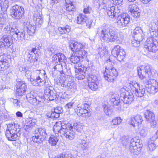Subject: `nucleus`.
<instances>
[{
	"instance_id": "f257e3e1",
	"label": "nucleus",
	"mask_w": 158,
	"mask_h": 158,
	"mask_svg": "<svg viewBox=\"0 0 158 158\" xmlns=\"http://www.w3.org/2000/svg\"><path fill=\"white\" fill-rule=\"evenodd\" d=\"M138 75L139 78L142 80L145 79L150 80L151 83L146 86L147 90L149 93L155 94L158 91V83L154 79H151L153 76L151 66L148 64L140 66L137 68Z\"/></svg>"
},
{
	"instance_id": "f03ea898",
	"label": "nucleus",
	"mask_w": 158,
	"mask_h": 158,
	"mask_svg": "<svg viewBox=\"0 0 158 158\" xmlns=\"http://www.w3.org/2000/svg\"><path fill=\"white\" fill-rule=\"evenodd\" d=\"M101 39L106 42H113L118 40V32L112 29L107 27H100L97 29Z\"/></svg>"
},
{
	"instance_id": "7ed1b4c3",
	"label": "nucleus",
	"mask_w": 158,
	"mask_h": 158,
	"mask_svg": "<svg viewBox=\"0 0 158 158\" xmlns=\"http://www.w3.org/2000/svg\"><path fill=\"white\" fill-rule=\"evenodd\" d=\"M107 66L104 73V76L105 79L108 82H113L117 75V72L113 66L114 64L113 61L110 59L106 61Z\"/></svg>"
},
{
	"instance_id": "20e7f679",
	"label": "nucleus",
	"mask_w": 158,
	"mask_h": 158,
	"mask_svg": "<svg viewBox=\"0 0 158 158\" xmlns=\"http://www.w3.org/2000/svg\"><path fill=\"white\" fill-rule=\"evenodd\" d=\"M17 127V126L15 124H9L8 125L5 135L8 140L15 141L19 139L21 132Z\"/></svg>"
},
{
	"instance_id": "39448f33",
	"label": "nucleus",
	"mask_w": 158,
	"mask_h": 158,
	"mask_svg": "<svg viewBox=\"0 0 158 158\" xmlns=\"http://www.w3.org/2000/svg\"><path fill=\"white\" fill-rule=\"evenodd\" d=\"M34 72L37 75H38L35 78L30 79L31 84L34 86H39L44 85L47 78L45 71L44 70H35Z\"/></svg>"
},
{
	"instance_id": "423d86ee",
	"label": "nucleus",
	"mask_w": 158,
	"mask_h": 158,
	"mask_svg": "<svg viewBox=\"0 0 158 158\" xmlns=\"http://www.w3.org/2000/svg\"><path fill=\"white\" fill-rule=\"evenodd\" d=\"M71 50L73 52L82 60L83 59L87 56V52L83 48V46L81 43L76 41H73L69 45Z\"/></svg>"
},
{
	"instance_id": "0eeeda50",
	"label": "nucleus",
	"mask_w": 158,
	"mask_h": 158,
	"mask_svg": "<svg viewBox=\"0 0 158 158\" xmlns=\"http://www.w3.org/2000/svg\"><path fill=\"white\" fill-rule=\"evenodd\" d=\"M87 100V98H84L83 103L81 106H80L79 105H78L77 107L76 108V112L79 114V115L83 117L87 118L91 116V113L89 109V104L86 103V100Z\"/></svg>"
},
{
	"instance_id": "6e6552de",
	"label": "nucleus",
	"mask_w": 158,
	"mask_h": 158,
	"mask_svg": "<svg viewBox=\"0 0 158 158\" xmlns=\"http://www.w3.org/2000/svg\"><path fill=\"white\" fill-rule=\"evenodd\" d=\"M34 136L32 137L33 141L38 144L42 143L45 139L47 134L44 128H40L35 130Z\"/></svg>"
},
{
	"instance_id": "1a4fd4ad",
	"label": "nucleus",
	"mask_w": 158,
	"mask_h": 158,
	"mask_svg": "<svg viewBox=\"0 0 158 158\" xmlns=\"http://www.w3.org/2000/svg\"><path fill=\"white\" fill-rule=\"evenodd\" d=\"M144 47L149 52H156L158 50V42L152 37L148 38L145 43Z\"/></svg>"
},
{
	"instance_id": "9d476101",
	"label": "nucleus",
	"mask_w": 158,
	"mask_h": 158,
	"mask_svg": "<svg viewBox=\"0 0 158 158\" xmlns=\"http://www.w3.org/2000/svg\"><path fill=\"white\" fill-rule=\"evenodd\" d=\"M10 15L15 19H20L24 16L23 8L17 5L13 6L10 10Z\"/></svg>"
},
{
	"instance_id": "9b49d317",
	"label": "nucleus",
	"mask_w": 158,
	"mask_h": 158,
	"mask_svg": "<svg viewBox=\"0 0 158 158\" xmlns=\"http://www.w3.org/2000/svg\"><path fill=\"white\" fill-rule=\"evenodd\" d=\"M117 17V25L120 28L127 26L130 21V16L126 13L118 14Z\"/></svg>"
},
{
	"instance_id": "f8f14e48",
	"label": "nucleus",
	"mask_w": 158,
	"mask_h": 158,
	"mask_svg": "<svg viewBox=\"0 0 158 158\" xmlns=\"http://www.w3.org/2000/svg\"><path fill=\"white\" fill-rule=\"evenodd\" d=\"M129 86L132 91L134 92L136 96L141 97L145 94V89L143 86H140L139 84L135 81H131L129 83Z\"/></svg>"
},
{
	"instance_id": "ddd939ff",
	"label": "nucleus",
	"mask_w": 158,
	"mask_h": 158,
	"mask_svg": "<svg viewBox=\"0 0 158 158\" xmlns=\"http://www.w3.org/2000/svg\"><path fill=\"white\" fill-rule=\"evenodd\" d=\"M120 92L121 100L124 103L130 104L133 100V95L132 93L129 92L124 88L121 89Z\"/></svg>"
},
{
	"instance_id": "4468645a",
	"label": "nucleus",
	"mask_w": 158,
	"mask_h": 158,
	"mask_svg": "<svg viewBox=\"0 0 158 158\" xmlns=\"http://www.w3.org/2000/svg\"><path fill=\"white\" fill-rule=\"evenodd\" d=\"M119 45H116L111 51L112 54L120 61H122L125 57V52L123 49H120Z\"/></svg>"
},
{
	"instance_id": "2eb2a0df",
	"label": "nucleus",
	"mask_w": 158,
	"mask_h": 158,
	"mask_svg": "<svg viewBox=\"0 0 158 158\" xmlns=\"http://www.w3.org/2000/svg\"><path fill=\"white\" fill-rule=\"evenodd\" d=\"M13 44L11 36L9 35H4L0 39L1 48H8Z\"/></svg>"
},
{
	"instance_id": "dca6fc26",
	"label": "nucleus",
	"mask_w": 158,
	"mask_h": 158,
	"mask_svg": "<svg viewBox=\"0 0 158 158\" xmlns=\"http://www.w3.org/2000/svg\"><path fill=\"white\" fill-rule=\"evenodd\" d=\"M16 89L17 95L21 96L25 94L27 90V85L24 81H19L17 83Z\"/></svg>"
},
{
	"instance_id": "f3484780",
	"label": "nucleus",
	"mask_w": 158,
	"mask_h": 158,
	"mask_svg": "<svg viewBox=\"0 0 158 158\" xmlns=\"http://www.w3.org/2000/svg\"><path fill=\"white\" fill-rule=\"evenodd\" d=\"M62 131V135H64L66 138L72 140L74 138L75 132L73 130L72 126L66 125L64 131Z\"/></svg>"
},
{
	"instance_id": "a211bd4d",
	"label": "nucleus",
	"mask_w": 158,
	"mask_h": 158,
	"mask_svg": "<svg viewBox=\"0 0 158 158\" xmlns=\"http://www.w3.org/2000/svg\"><path fill=\"white\" fill-rule=\"evenodd\" d=\"M144 116L146 120L151 123V126L153 127H155L156 122L155 120V116L153 113L149 110H147L145 112Z\"/></svg>"
},
{
	"instance_id": "6ab92c4d",
	"label": "nucleus",
	"mask_w": 158,
	"mask_h": 158,
	"mask_svg": "<svg viewBox=\"0 0 158 158\" xmlns=\"http://www.w3.org/2000/svg\"><path fill=\"white\" fill-rule=\"evenodd\" d=\"M146 31L148 33L155 32L158 33V22L152 21L146 27Z\"/></svg>"
},
{
	"instance_id": "aec40b11",
	"label": "nucleus",
	"mask_w": 158,
	"mask_h": 158,
	"mask_svg": "<svg viewBox=\"0 0 158 158\" xmlns=\"http://www.w3.org/2000/svg\"><path fill=\"white\" fill-rule=\"evenodd\" d=\"M44 98L47 100L52 101L56 99L57 96L56 91L51 90L49 88L45 90Z\"/></svg>"
},
{
	"instance_id": "412c9836",
	"label": "nucleus",
	"mask_w": 158,
	"mask_h": 158,
	"mask_svg": "<svg viewBox=\"0 0 158 158\" xmlns=\"http://www.w3.org/2000/svg\"><path fill=\"white\" fill-rule=\"evenodd\" d=\"M144 35L140 27H136L133 32V37L135 39L141 41L143 39Z\"/></svg>"
},
{
	"instance_id": "4be33fe9",
	"label": "nucleus",
	"mask_w": 158,
	"mask_h": 158,
	"mask_svg": "<svg viewBox=\"0 0 158 158\" xmlns=\"http://www.w3.org/2000/svg\"><path fill=\"white\" fill-rule=\"evenodd\" d=\"M71 29L70 27L68 25H66L65 27H58L57 28L58 33L60 35H65V36H63V37L67 38L71 31Z\"/></svg>"
},
{
	"instance_id": "5701e85b",
	"label": "nucleus",
	"mask_w": 158,
	"mask_h": 158,
	"mask_svg": "<svg viewBox=\"0 0 158 158\" xmlns=\"http://www.w3.org/2000/svg\"><path fill=\"white\" fill-rule=\"evenodd\" d=\"M118 7L116 6H112L111 7H109L107 10V15L109 16H111V18H116L119 12H120L119 10L118 9Z\"/></svg>"
},
{
	"instance_id": "b1692460",
	"label": "nucleus",
	"mask_w": 158,
	"mask_h": 158,
	"mask_svg": "<svg viewBox=\"0 0 158 158\" xmlns=\"http://www.w3.org/2000/svg\"><path fill=\"white\" fill-rule=\"evenodd\" d=\"M128 10L131 13L132 15L134 17H137L140 15L139 9L138 6L135 4L130 5L128 7Z\"/></svg>"
},
{
	"instance_id": "393cba45",
	"label": "nucleus",
	"mask_w": 158,
	"mask_h": 158,
	"mask_svg": "<svg viewBox=\"0 0 158 158\" xmlns=\"http://www.w3.org/2000/svg\"><path fill=\"white\" fill-rule=\"evenodd\" d=\"M23 25L24 27L27 29V32L29 35H32L34 34L35 30V27L34 25L30 24L27 20L24 22Z\"/></svg>"
},
{
	"instance_id": "a878e982",
	"label": "nucleus",
	"mask_w": 158,
	"mask_h": 158,
	"mask_svg": "<svg viewBox=\"0 0 158 158\" xmlns=\"http://www.w3.org/2000/svg\"><path fill=\"white\" fill-rule=\"evenodd\" d=\"M6 57L4 55L0 56V70L4 71L10 66L8 61L6 59Z\"/></svg>"
},
{
	"instance_id": "bb28decb",
	"label": "nucleus",
	"mask_w": 158,
	"mask_h": 158,
	"mask_svg": "<svg viewBox=\"0 0 158 158\" xmlns=\"http://www.w3.org/2000/svg\"><path fill=\"white\" fill-rule=\"evenodd\" d=\"M66 127V125H65L62 126L61 123L60 122H56L53 128L55 135L60 133V136H62V131H64Z\"/></svg>"
},
{
	"instance_id": "cd10ccee",
	"label": "nucleus",
	"mask_w": 158,
	"mask_h": 158,
	"mask_svg": "<svg viewBox=\"0 0 158 158\" xmlns=\"http://www.w3.org/2000/svg\"><path fill=\"white\" fill-rule=\"evenodd\" d=\"M143 121L142 117L138 114L131 118L130 123L133 127H135L138 126L139 124H141Z\"/></svg>"
},
{
	"instance_id": "c85d7f7f",
	"label": "nucleus",
	"mask_w": 158,
	"mask_h": 158,
	"mask_svg": "<svg viewBox=\"0 0 158 158\" xmlns=\"http://www.w3.org/2000/svg\"><path fill=\"white\" fill-rule=\"evenodd\" d=\"M8 0H0V13H5L9 7Z\"/></svg>"
},
{
	"instance_id": "c756f323",
	"label": "nucleus",
	"mask_w": 158,
	"mask_h": 158,
	"mask_svg": "<svg viewBox=\"0 0 158 158\" xmlns=\"http://www.w3.org/2000/svg\"><path fill=\"white\" fill-rule=\"evenodd\" d=\"M79 143L81 145V148L83 151L86 150L89 148V143L85 139L80 138Z\"/></svg>"
},
{
	"instance_id": "7c9ffc66",
	"label": "nucleus",
	"mask_w": 158,
	"mask_h": 158,
	"mask_svg": "<svg viewBox=\"0 0 158 158\" xmlns=\"http://www.w3.org/2000/svg\"><path fill=\"white\" fill-rule=\"evenodd\" d=\"M34 20L35 21L37 25H41L43 23V20L42 16L40 13L34 14Z\"/></svg>"
},
{
	"instance_id": "2f4dec72",
	"label": "nucleus",
	"mask_w": 158,
	"mask_h": 158,
	"mask_svg": "<svg viewBox=\"0 0 158 158\" xmlns=\"http://www.w3.org/2000/svg\"><path fill=\"white\" fill-rule=\"evenodd\" d=\"M59 140V138L56 135H51L48 140V142L52 146L56 145L57 143Z\"/></svg>"
},
{
	"instance_id": "473e14b6",
	"label": "nucleus",
	"mask_w": 158,
	"mask_h": 158,
	"mask_svg": "<svg viewBox=\"0 0 158 158\" xmlns=\"http://www.w3.org/2000/svg\"><path fill=\"white\" fill-rule=\"evenodd\" d=\"M25 34L23 32H21L19 31L17 34H15L13 36V37L18 41H22L24 39Z\"/></svg>"
},
{
	"instance_id": "72a5a7b5",
	"label": "nucleus",
	"mask_w": 158,
	"mask_h": 158,
	"mask_svg": "<svg viewBox=\"0 0 158 158\" xmlns=\"http://www.w3.org/2000/svg\"><path fill=\"white\" fill-rule=\"evenodd\" d=\"M28 60L30 63H34L37 61L38 58L37 56L30 52L27 55Z\"/></svg>"
},
{
	"instance_id": "f704fd0d",
	"label": "nucleus",
	"mask_w": 158,
	"mask_h": 158,
	"mask_svg": "<svg viewBox=\"0 0 158 158\" xmlns=\"http://www.w3.org/2000/svg\"><path fill=\"white\" fill-rule=\"evenodd\" d=\"M130 150L131 153L134 155H138L140 152V148H137L136 146H131L130 144Z\"/></svg>"
},
{
	"instance_id": "c9c22d12",
	"label": "nucleus",
	"mask_w": 158,
	"mask_h": 158,
	"mask_svg": "<svg viewBox=\"0 0 158 158\" xmlns=\"http://www.w3.org/2000/svg\"><path fill=\"white\" fill-rule=\"evenodd\" d=\"M55 64V65L53 68V69H54L55 70H56L61 72H63V70L65 69H66L64 65V67H63V64H65L64 62L63 63V64H58V63Z\"/></svg>"
},
{
	"instance_id": "e433bc0d",
	"label": "nucleus",
	"mask_w": 158,
	"mask_h": 158,
	"mask_svg": "<svg viewBox=\"0 0 158 158\" xmlns=\"http://www.w3.org/2000/svg\"><path fill=\"white\" fill-rule=\"evenodd\" d=\"M89 88L93 91L97 90L98 88V81L88 82Z\"/></svg>"
},
{
	"instance_id": "4c0bfd02",
	"label": "nucleus",
	"mask_w": 158,
	"mask_h": 158,
	"mask_svg": "<svg viewBox=\"0 0 158 158\" xmlns=\"http://www.w3.org/2000/svg\"><path fill=\"white\" fill-rule=\"evenodd\" d=\"M130 145L132 146H136L137 147V148L140 147V150L141 149V148L143 146V145L141 143H140V140H137V141L135 142L134 139H132L131 140Z\"/></svg>"
},
{
	"instance_id": "58836bf2",
	"label": "nucleus",
	"mask_w": 158,
	"mask_h": 158,
	"mask_svg": "<svg viewBox=\"0 0 158 158\" xmlns=\"http://www.w3.org/2000/svg\"><path fill=\"white\" fill-rule=\"evenodd\" d=\"M70 60L72 63L73 64H77L81 60L75 53L74 55L72 54L70 57Z\"/></svg>"
},
{
	"instance_id": "ea45409f",
	"label": "nucleus",
	"mask_w": 158,
	"mask_h": 158,
	"mask_svg": "<svg viewBox=\"0 0 158 158\" xmlns=\"http://www.w3.org/2000/svg\"><path fill=\"white\" fill-rule=\"evenodd\" d=\"M122 120V119L120 117H115L112 119L111 124L114 125H119L121 123Z\"/></svg>"
},
{
	"instance_id": "a19ab883",
	"label": "nucleus",
	"mask_w": 158,
	"mask_h": 158,
	"mask_svg": "<svg viewBox=\"0 0 158 158\" xmlns=\"http://www.w3.org/2000/svg\"><path fill=\"white\" fill-rule=\"evenodd\" d=\"M87 18L84 15H79L77 17V23L78 24H83L85 22Z\"/></svg>"
},
{
	"instance_id": "79ce46f5",
	"label": "nucleus",
	"mask_w": 158,
	"mask_h": 158,
	"mask_svg": "<svg viewBox=\"0 0 158 158\" xmlns=\"http://www.w3.org/2000/svg\"><path fill=\"white\" fill-rule=\"evenodd\" d=\"M88 79V82H96V81H98L97 77L94 74H89Z\"/></svg>"
},
{
	"instance_id": "37998d69",
	"label": "nucleus",
	"mask_w": 158,
	"mask_h": 158,
	"mask_svg": "<svg viewBox=\"0 0 158 158\" xmlns=\"http://www.w3.org/2000/svg\"><path fill=\"white\" fill-rule=\"evenodd\" d=\"M66 78L64 77H62L60 80V83L61 84V86L64 87H68L70 85V84H69L68 81L66 80Z\"/></svg>"
},
{
	"instance_id": "c03bdc74",
	"label": "nucleus",
	"mask_w": 158,
	"mask_h": 158,
	"mask_svg": "<svg viewBox=\"0 0 158 158\" xmlns=\"http://www.w3.org/2000/svg\"><path fill=\"white\" fill-rule=\"evenodd\" d=\"M10 31V35L12 36L13 37V36H14L15 34H17L18 32H19V30L17 26H13V27L11 28Z\"/></svg>"
},
{
	"instance_id": "a18cd8bd",
	"label": "nucleus",
	"mask_w": 158,
	"mask_h": 158,
	"mask_svg": "<svg viewBox=\"0 0 158 158\" xmlns=\"http://www.w3.org/2000/svg\"><path fill=\"white\" fill-rule=\"evenodd\" d=\"M103 108L104 112L107 115L110 116L111 115L112 110L111 109L110 107L105 106H104Z\"/></svg>"
},
{
	"instance_id": "49530a36",
	"label": "nucleus",
	"mask_w": 158,
	"mask_h": 158,
	"mask_svg": "<svg viewBox=\"0 0 158 158\" xmlns=\"http://www.w3.org/2000/svg\"><path fill=\"white\" fill-rule=\"evenodd\" d=\"M73 126L74 129L77 131H81L83 129L82 125L80 124V123H74Z\"/></svg>"
},
{
	"instance_id": "de8ad7c7",
	"label": "nucleus",
	"mask_w": 158,
	"mask_h": 158,
	"mask_svg": "<svg viewBox=\"0 0 158 158\" xmlns=\"http://www.w3.org/2000/svg\"><path fill=\"white\" fill-rule=\"evenodd\" d=\"M58 56V60H59V62H63L64 61L66 60V57L64 55V54L60 53H57Z\"/></svg>"
},
{
	"instance_id": "09e8293b",
	"label": "nucleus",
	"mask_w": 158,
	"mask_h": 158,
	"mask_svg": "<svg viewBox=\"0 0 158 158\" xmlns=\"http://www.w3.org/2000/svg\"><path fill=\"white\" fill-rule=\"evenodd\" d=\"M148 148L149 150L150 151H153L156 148V145L154 143V142H152L151 141H148Z\"/></svg>"
},
{
	"instance_id": "8fccbe9b",
	"label": "nucleus",
	"mask_w": 158,
	"mask_h": 158,
	"mask_svg": "<svg viewBox=\"0 0 158 158\" xmlns=\"http://www.w3.org/2000/svg\"><path fill=\"white\" fill-rule=\"evenodd\" d=\"M138 133L143 137H145L147 135V131L144 128H140L139 130Z\"/></svg>"
},
{
	"instance_id": "3c124183",
	"label": "nucleus",
	"mask_w": 158,
	"mask_h": 158,
	"mask_svg": "<svg viewBox=\"0 0 158 158\" xmlns=\"http://www.w3.org/2000/svg\"><path fill=\"white\" fill-rule=\"evenodd\" d=\"M77 73L78 74L77 75V77L78 80H82L85 78L86 76V73L84 72H79Z\"/></svg>"
},
{
	"instance_id": "603ef678",
	"label": "nucleus",
	"mask_w": 158,
	"mask_h": 158,
	"mask_svg": "<svg viewBox=\"0 0 158 158\" xmlns=\"http://www.w3.org/2000/svg\"><path fill=\"white\" fill-rule=\"evenodd\" d=\"M93 20L90 19H88L87 18L85 23L86 25L87 28L90 29L92 26Z\"/></svg>"
},
{
	"instance_id": "864d4df0",
	"label": "nucleus",
	"mask_w": 158,
	"mask_h": 158,
	"mask_svg": "<svg viewBox=\"0 0 158 158\" xmlns=\"http://www.w3.org/2000/svg\"><path fill=\"white\" fill-rule=\"evenodd\" d=\"M11 28L10 26H6L4 28L3 32L4 35H9L11 34Z\"/></svg>"
},
{
	"instance_id": "5fc2aeb1",
	"label": "nucleus",
	"mask_w": 158,
	"mask_h": 158,
	"mask_svg": "<svg viewBox=\"0 0 158 158\" xmlns=\"http://www.w3.org/2000/svg\"><path fill=\"white\" fill-rule=\"evenodd\" d=\"M75 106L76 105L75 104L74 101H72L71 102L67 104L65 106V107L66 108L69 109L72 108L73 106Z\"/></svg>"
},
{
	"instance_id": "6e6d98bb",
	"label": "nucleus",
	"mask_w": 158,
	"mask_h": 158,
	"mask_svg": "<svg viewBox=\"0 0 158 158\" xmlns=\"http://www.w3.org/2000/svg\"><path fill=\"white\" fill-rule=\"evenodd\" d=\"M89 69V68H87L84 66V65H81L78 67V71L81 72H84L85 73H86V72L87 70Z\"/></svg>"
},
{
	"instance_id": "4d7b16f0",
	"label": "nucleus",
	"mask_w": 158,
	"mask_h": 158,
	"mask_svg": "<svg viewBox=\"0 0 158 158\" xmlns=\"http://www.w3.org/2000/svg\"><path fill=\"white\" fill-rule=\"evenodd\" d=\"M54 111L56 114V117H59L60 114L62 112V108L60 107H56L54 109Z\"/></svg>"
},
{
	"instance_id": "13d9d810",
	"label": "nucleus",
	"mask_w": 158,
	"mask_h": 158,
	"mask_svg": "<svg viewBox=\"0 0 158 158\" xmlns=\"http://www.w3.org/2000/svg\"><path fill=\"white\" fill-rule=\"evenodd\" d=\"M11 100L12 102H13V103L14 104L15 106L18 108L20 106V104L21 102H20L17 99H14L13 98H12L11 99Z\"/></svg>"
},
{
	"instance_id": "bf43d9fd",
	"label": "nucleus",
	"mask_w": 158,
	"mask_h": 158,
	"mask_svg": "<svg viewBox=\"0 0 158 158\" xmlns=\"http://www.w3.org/2000/svg\"><path fill=\"white\" fill-rule=\"evenodd\" d=\"M66 10L69 11H73L74 10V6L73 4H69L66 6Z\"/></svg>"
},
{
	"instance_id": "052dcab7",
	"label": "nucleus",
	"mask_w": 158,
	"mask_h": 158,
	"mask_svg": "<svg viewBox=\"0 0 158 158\" xmlns=\"http://www.w3.org/2000/svg\"><path fill=\"white\" fill-rule=\"evenodd\" d=\"M140 43V41L138 40L135 39H134L133 40H132L131 42L132 46L135 47L139 46V45Z\"/></svg>"
},
{
	"instance_id": "680f3d73",
	"label": "nucleus",
	"mask_w": 158,
	"mask_h": 158,
	"mask_svg": "<svg viewBox=\"0 0 158 158\" xmlns=\"http://www.w3.org/2000/svg\"><path fill=\"white\" fill-rule=\"evenodd\" d=\"M58 56H57V53L54 55L52 57V62L54 64H57L59 62V60H58Z\"/></svg>"
},
{
	"instance_id": "e2e57ef3",
	"label": "nucleus",
	"mask_w": 158,
	"mask_h": 158,
	"mask_svg": "<svg viewBox=\"0 0 158 158\" xmlns=\"http://www.w3.org/2000/svg\"><path fill=\"white\" fill-rule=\"evenodd\" d=\"M38 98L39 97H35L32 100H30L29 102L31 104H33L34 105H37L38 102Z\"/></svg>"
},
{
	"instance_id": "0e129e2a",
	"label": "nucleus",
	"mask_w": 158,
	"mask_h": 158,
	"mask_svg": "<svg viewBox=\"0 0 158 158\" xmlns=\"http://www.w3.org/2000/svg\"><path fill=\"white\" fill-rule=\"evenodd\" d=\"M35 97V96L33 95L31 92L28 94L26 95V98L28 102L32 100Z\"/></svg>"
},
{
	"instance_id": "69168bd1",
	"label": "nucleus",
	"mask_w": 158,
	"mask_h": 158,
	"mask_svg": "<svg viewBox=\"0 0 158 158\" xmlns=\"http://www.w3.org/2000/svg\"><path fill=\"white\" fill-rule=\"evenodd\" d=\"M157 138H158V135L157 133L156 132L155 134H154L150 138L151 141L152 142H154L155 141Z\"/></svg>"
},
{
	"instance_id": "338daca9",
	"label": "nucleus",
	"mask_w": 158,
	"mask_h": 158,
	"mask_svg": "<svg viewBox=\"0 0 158 158\" xmlns=\"http://www.w3.org/2000/svg\"><path fill=\"white\" fill-rule=\"evenodd\" d=\"M121 142L123 145H126L128 142V140L125 136H123L121 139Z\"/></svg>"
},
{
	"instance_id": "774afa93",
	"label": "nucleus",
	"mask_w": 158,
	"mask_h": 158,
	"mask_svg": "<svg viewBox=\"0 0 158 158\" xmlns=\"http://www.w3.org/2000/svg\"><path fill=\"white\" fill-rule=\"evenodd\" d=\"M123 0H112L114 4V5H122V3Z\"/></svg>"
}]
</instances>
